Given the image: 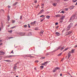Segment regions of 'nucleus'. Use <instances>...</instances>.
<instances>
[{
    "mask_svg": "<svg viewBox=\"0 0 77 77\" xmlns=\"http://www.w3.org/2000/svg\"><path fill=\"white\" fill-rule=\"evenodd\" d=\"M75 15L74 14L72 15L71 17L70 18V22H72L74 20V19H75Z\"/></svg>",
    "mask_w": 77,
    "mask_h": 77,
    "instance_id": "1",
    "label": "nucleus"
},
{
    "mask_svg": "<svg viewBox=\"0 0 77 77\" xmlns=\"http://www.w3.org/2000/svg\"><path fill=\"white\" fill-rule=\"evenodd\" d=\"M72 27V25L70 24L69 26L66 28V31H68L69 29H70L71 27Z\"/></svg>",
    "mask_w": 77,
    "mask_h": 77,
    "instance_id": "2",
    "label": "nucleus"
},
{
    "mask_svg": "<svg viewBox=\"0 0 77 77\" xmlns=\"http://www.w3.org/2000/svg\"><path fill=\"white\" fill-rule=\"evenodd\" d=\"M65 16H63L62 17H61L60 19V23H62V20H63V19H64V18H65Z\"/></svg>",
    "mask_w": 77,
    "mask_h": 77,
    "instance_id": "3",
    "label": "nucleus"
},
{
    "mask_svg": "<svg viewBox=\"0 0 77 77\" xmlns=\"http://www.w3.org/2000/svg\"><path fill=\"white\" fill-rule=\"evenodd\" d=\"M71 52H69L68 54V59H69L70 57L71 56Z\"/></svg>",
    "mask_w": 77,
    "mask_h": 77,
    "instance_id": "4",
    "label": "nucleus"
},
{
    "mask_svg": "<svg viewBox=\"0 0 77 77\" xmlns=\"http://www.w3.org/2000/svg\"><path fill=\"white\" fill-rule=\"evenodd\" d=\"M43 12H44V10L42 9L41 11H40L38 13V14H41L42 13H43Z\"/></svg>",
    "mask_w": 77,
    "mask_h": 77,
    "instance_id": "5",
    "label": "nucleus"
},
{
    "mask_svg": "<svg viewBox=\"0 0 77 77\" xmlns=\"http://www.w3.org/2000/svg\"><path fill=\"white\" fill-rule=\"evenodd\" d=\"M5 54V53L4 52L0 51V55H3L4 54Z\"/></svg>",
    "mask_w": 77,
    "mask_h": 77,
    "instance_id": "6",
    "label": "nucleus"
},
{
    "mask_svg": "<svg viewBox=\"0 0 77 77\" xmlns=\"http://www.w3.org/2000/svg\"><path fill=\"white\" fill-rule=\"evenodd\" d=\"M74 8V6H71L69 7V9H72Z\"/></svg>",
    "mask_w": 77,
    "mask_h": 77,
    "instance_id": "7",
    "label": "nucleus"
},
{
    "mask_svg": "<svg viewBox=\"0 0 77 77\" xmlns=\"http://www.w3.org/2000/svg\"><path fill=\"white\" fill-rule=\"evenodd\" d=\"M43 32H44V31L43 30H41L40 33V35H41V36H42V35L41 34H42V35Z\"/></svg>",
    "mask_w": 77,
    "mask_h": 77,
    "instance_id": "8",
    "label": "nucleus"
},
{
    "mask_svg": "<svg viewBox=\"0 0 77 77\" xmlns=\"http://www.w3.org/2000/svg\"><path fill=\"white\" fill-rule=\"evenodd\" d=\"M74 50H75V49H72L71 50V53H74Z\"/></svg>",
    "mask_w": 77,
    "mask_h": 77,
    "instance_id": "9",
    "label": "nucleus"
},
{
    "mask_svg": "<svg viewBox=\"0 0 77 77\" xmlns=\"http://www.w3.org/2000/svg\"><path fill=\"white\" fill-rule=\"evenodd\" d=\"M36 23V21H34L33 22H31V24L32 25H34L35 24V23Z\"/></svg>",
    "mask_w": 77,
    "mask_h": 77,
    "instance_id": "10",
    "label": "nucleus"
},
{
    "mask_svg": "<svg viewBox=\"0 0 77 77\" xmlns=\"http://www.w3.org/2000/svg\"><path fill=\"white\" fill-rule=\"evenodd\" d=\"M26 57H32L31 56V55H29L28 56H27L26 55L25 56Z\"/></svg>",
    "mask_w": 77,
    "mask_h": 77,
    "instance_id": "11",
    "label": "nucleus"
},
{
    "mask_svg": "<svg viewBox=\"0 0 77 77\" xmlns=\"http://www.w3.org/2000/svg\"><path fill=\"white\" fill-rule=\"evenodd\" d=\"M55 17H60V15L57 14V15H56Z\"/></svg>",
    "mask_w": 77,
    "mask_h": 77,
    "instance_id": "12",
    "label": "nucleus"
},
{
    "mask_svg": "<svg viewBox=\"0 0 77 77\" xmlns=\"http://www.w3.org/2000/svg\"><path fill=\"white\" fill-rule=\"evenodd\" d=\"M55 34H56V35H58V36H59V35H60V33L57 32H56L55 33Z\"/></svg>",
    "mask_w": 77,
    "mask_h": 77,
    "instance_id": "13",
    "label": "nucleus"
},
{
    "mask_svg": "<svg viewBox=\"0 0 77 77\" xmlns=\"http://www.w3.org/2000/svg\"><path fill=\"white\" fill-rule=\"evenodd\" d=\"M46 18H48V19H49L50 18V16H46Z\"/></svg>",
    "mask_w": 77,
    "mask_h": 77,
    "instance_id": "14",
    "label": "nucleus"
},
{
    "mask_svg": "<svg viewBox=\"0 0 77 77\" xmlns=\"http://www.w3.org/2000/svg\"><path fill=\"white\" fill-rule=\"evenodd\" d=\"M48 61H46V62H45L44 63V65H46L47 63H48Z\"/></svg>",
    "mask_w": 77,
    "mask_h": 77,
    "instance_id": "15",
    "label": "nucleus"
},
{
    "mask_svg": "<svg viewBox=\"0 0 77 77\" xmlns=\"http://www.w3.org/2000/svg\"><path fill=\"white\" fill-rule=\"evenodd\" d=\"M18 3V2H17L16 3H15L14 4H13V6H15V5H17V4Z\"/></svg>",
    "mask_w": 77,
    "mask_h": 77,
    "instance_id": "16",
    "label": "nucleus"
},
{
    "mask_svg": "<svg viewBox=\"0 0 77 77\" xmlns=\"http://www.w3.org/2000/svg\"><path fill=\"white\" fill-rule=\"evenodd\" d=\"M68 49H69V48H66V49H65V50L64 51H66V50H68Z\"/></svg>",
    "mask_w": 77,
    "mask_h": 77,
    "instance_id": "17",
    "label": "nucleus"
},
{
    "mask_svg": "<svg viewBox=\"0 0 77 77\" xmlns=\"http://www.w3.org/2000/svg\"><path fill=\"white\" fill-rule=\"evenodd\" d=\"M12 56H14L13 55H10L9 56H8L7 57H8V58H10V57H12Z\"/></svg>",
    "mask_w": 77,
    "mask_h": 77,
    "instance_id": "18",
    "label": "nucleus"
},
{
    "mask_svg": "<svg viewBox=\"0 0 77 77\" xmlns=\"http://www.w3.org/2000/svg\"><path fill=\"white\" fill-rule=\"evenodd\" d=\"M60 49H60H61V47L60 46L58 48V49H57V50H59Z\"/></svg>",
    "mask_w": 77,
    "mask_h": 77,
    "instance_id": "19",
    "label": "nucleus"
},
{
    "mask_svg": "<svg viewBox=\"0 0 77 77\" xmlns=\"http://www.w3.org/2000/svg\"><path fill=\"white\" fill-rule=\"evenodd\" d=\"M72 31H71L69 32H68V34H67L66 35H69V33H72Z\"/></svg>",
    "mask_w": 77,
    "mask_h": 77,
    "instance_id": "20",
    "label": "nucleus"
},
{
    "mask_svg": "<svg viewBox=\"0 0 77 77\" xmlns=\"http://www.w3.org/2000/svg\"><path fill=\"white\" fill-rule=\"evenodd\" d=\"M4 61H5L6 62H11L10 60H4Z\"/></svg>",
    "mask_w": 77,
    "mask_h": 77,
    "instance_id": "21",
    "label": "nucleus"
},
{
    "mask_svg": "<svg viewBox=\"0 0 77 77\" xmlns=\"http://www.w3.org/2000/svg\"><path fill=\"white\" fill-rule=\"evenodd\" d=\"M15 27H16V26H14L11 27V29H14V28H15Z\"/></svg>",
    "mask_w": 77,
    "mask_h": 77,
    "instance_id": "22",
    "label": "nucleus"
},
{
    "mask_svg": "<svg viewBox=\"0 0 77 77\" xmlns=\"http://www.w3.org/2000/svg\"><path fill=\"white\" fill-rule=\"evenodd\" d=\"M8 21H9L10 20V17L9 16L8 17Z\"/></svg>",
    "mask_w": 77,
    "mask_h": 77,
    "instance_id": "23",
    "label": "nucleus"
},
{
    "mask_svg": "<svg viewBox=\"0 0 77 77\" xmlns=\"http://www.w3.org/2000/svg\"><path fill=\"white\" fill-rule=\"evenodd\" d=\"M20 35H21V36H24V34H23V33L22 32H21L20 33Z\"/></svg>",
    "mask_w": 77,
    "mask_h": 77,
    "instance_id": "24",
    "label": "nucleus"
},
{
    "mask_svg": "<svg viewBox=\"0 0 77 77\" xmlns=\"http://www.w3.org/2000/svg\"><path fill=\"white\" fill-rule=\"evenodd\" d=\"M20 35H21V36H24V34H23V33L22 32H21L20 33Z\"/></svg>",
    "mask_w": 77,
    "mask_h": 77,
    "instance_id": "25",
    "label": "nucleus"
},
{
    "mask_svg": "<svg viewBox=\"0 0 77 77\" xmlns=\"http://www.w3.org/2000/svg\"><path fill=\"white\" fill-rule=\"evenodd\" d=\"M62 54V53H61L60 54H59L58 55V56H61V55Z\"/></svg>",
    "mask_w": 77,
    "mask_h": 77,
    "instance_id": "26",
    "label": "nucleus"
},
{
    "mask_svg": "<svg viewBox=\"0 0 77 77\" xmlns=\"http://www.w3.org/2000/svg\"><path fill=\"white\" fill-rule=\"evenodd\" d=\"M64 49V47H63L62 48H61V49H60V50H62Z\"/></svg>",
    "mask_w": 77,
    "mask_h": 77,
    "instance_id": "27",
    "label": "nucleus"
},
{
    "mask_svg": "<svg viewBox=\"0 0 77 77\" xmlns=\"http://www.w3.org/2000/svg\"><path fill=\"white\" fill-rule=\"evenodd\" d=\"M12 23H15V21L14 20H12Z\"/></svg>",
    "mask_w": 77,
    "mask_h": 77,
    "instance_id": "28",
    "label": "nucleus"
},
{
    "mask_svg": "<svg viewBox=\"0 0 77 77\" xmlns=\"http://www.w3.org/2000/svg\"><path fill=\"white\" fill-rule=\"evenodd\" d=\"M12 32V30H10V31H8V32H9V33H11Z\"/></svg>",
    "mask_w": 77,
    "mask_h": 77,
    "instance_id": "29",
    "label": "nucleus"
},
{
    "mask_svg": "<svg viewBox=\"0 0 77 77\" xmlns=\"http://www.w3.org/2000/svg\"><path fill=\"white\" fill-rule=\"evenodd\" d=\"M53 5L54 6H56V5L55 3L53 4Z\"/></svg>",
    "mask_w": 77,
    "mask_h": 77,
    "instance_id": "30",
    "label": "nucleus"
},
{
    "mask_svg": "<svg viewBox=\"0 0 77 77\" xmlns=\"http://www.w3.org/2000/svg\"><path fill=\"white\" fill-rule=\"evenodd\" d=\"M40 68H44V66H40Z\"/></svg>",
    "mask_w": 77,
    "mask_h": 77,
    "instance_id": "31",
    "label": "nucleus"
},
{
    "mask_svg": "<svg viewBox=\"0 0 77 77\" xmlns=\"http://www.w3.org/2000/svg\"><path fill=\"white\" fill-rule=\"evenodd\" d=\"M17 66H14V69H17Z\"/></svg>",
    "mask_w": 77,
    "mask_h": 77,
    "instance_id": "32",
    "label": "nucleus"
},
{
    "mask_svg": "<svg viewBox=\"0 0 77 77\" xmlns=\"http://www.w3.org/2000/svg\"><path fill=\"white\" fill-rule=\"evenodd\" d=\"M41 59H45V57H42L41 58Z\"/></svg>",
    "mask_w": 77,
    "mask_h": 77,
    "instance_id": "33",
    "label": "nucleus"
},
{
    "mask_svg": "<svg viewBox=\"0 0 77 77\" xmlns=\"http://www.w3.org/2000/svg\"><path fill=\"white\" fill-rule=\"evenodd\" d=\"M55 69H59V68L58 67H57L55 68Z\"/></svg>",
    "mask_w": 77,
    "mask_h": 77,
    "instance_id": "34",
    "label": "nucleus"
},
{
    "mask_svg": "<svg viewBox=\"0 0 77 77\" xmlns=\"http://www.w3.org/2000/svg\"><path fill=\"white\" fill-rule=\"evenodd\" d=\"M77 0H73V2H77Z\"/></svg>",
    "mask_w": 77,
    "mask_h": 77,
    "instance_id": "35",
    "label": "nucleus"
},
{
    "mask_svg": "<svg viewBox=\"0 0 77 77\" xmlns=\"http://www.w3.org/2000/svg\"><path fill=\"white\" fill-rule=\"evenodd\" d=\"M23 26L24 27H25V28H26V27H27V25H24Z\"/></svg>",
    "mask_w": 77,
    "mask_h": 77,
    "instance_id": "36",
    "label": "nucleus"
},
{
    "mask_svg": "<svg viewBox=\"0 0 77 77\" xmlns=\"http://www.w3.org/2000/svg\"><path fill=\"white\" fill-rule=\"evenodd\" d=\"M28 26L29 28H30V24H28Z\"/></svg>",
    "mask_w": 77,
    "mask_h": 77,
    "instance_id": "37",
    "label": "nucleus"
},
{
    "mask_svg": "<svg viewBox=\"0 0 77 77\" xmlns=\"http://www.w3.org/2000/svg\"><path fill=\"white\" fill-rule=\"evenodd\" d=\"M34 3L35 4L36 3H37V1L36 0H35L34 1Z\"/></svg>",
    "mask_w": 77,
    "mask_h": 77,
    "instance_id": "38",
    "label": "nucleus"
},
{
    "mask_svg": "<svg viewBox=\"0 0 77 77\" xmlns=\"http://www.w3.org/2000/svg\"><path fill=\"white\" fill-rule=\"evenodd\" d=\"M65 9L66 11H68V8H65Z\"/></svg>",
    "mask_w": 77,
    "mask_h": 77,
    "instance_id": "39",
    "label": "nucleus"
},
{
    "mask_svg": "<svg viewBox=\"0 0 77 77\" xmlns=\"http://www.w3.org/2000/svg\"><path fill=\"white\" fill-rule=\"evenodd\" d=\"M44 19H45V18L43 19H42L41 20V22H42V21H43L44 20Z\"/></svg>",
    "mask_w": 77,
    "mask_h": 77,
    "instance_id": "40",
    "label": "nucleus"
},
{
    "mask_svg": "<svg viewBox=\"0 0 77 77\" xmlns=\"http://www.w3.org/2000/svg\"><path fill=\"white\" fill-rule=\"evenodd\" d=\"M55 25H58V23L57 22L55 23Z\"/></svg>",
    "mask_w": 77,
    "mask_h": 77,
    "instance_id": "41",
    "label": "nucleus"
},
{
    "mask_svg": "<svg viewBox=\"0 0 77 77\" xmlns=\"http://www.w3.org/2000/svg\"><path fill=\"white\" fill-rule=\"evenodd\" d=\"M13 51L12 50L11 53H13V54H14V52H13Z\"/></svg>",
    "mask_w": 77,
    "mask_h": 77,
    "instance_id": "42",
    "label": "nucleus"
},
{
    "mask_svg": "<svg viewBox=\"0 0 77 77\" xmlns=\"http://www.w3.org/2000/svg\"><path fill=\"white\" fill-rule=\"evenodd\" d=\"M12 38H14V37H10V38H9L10 39H11Z\"/></svg>",
    "mask_w": 77,
    "mask_h": 77,
    "instance_id": "43",
    "label": "nucleus"
},
{
    "mask_svg": "<svg viewBox=\"0 0 77 77\" xmlns=\"http://www.w3.org/2000/svg\"><path fill=\"white\" fill-rule=\"evenodd\" d=\"M55 71H56V70H54L53 71V72H55Z\"/></svg>",
    "mask_w": 77,
    "mask_h": 77,
    "instance_id": "44",
    "label": "nucleus"
},
{
    "mask_svg": "<svg viewBox=\"0 0 77 77\" xmlns=\"http://www.w3.org/2000/svg\"><path fill=\"white\" fill-rule=\"evenodd\" d=\"M74 47L75 48V47H77V45H75V46H74Z\"/></svg>",
    "mask_w": 77,
    "mask_h": 77,
    "instance_id": "45",
    "label": "nucleus"
},
{
    "mask_svg": "<svg viewBox=\"0 0 77 77\" xmlns=\"http://www.w3.org/2000/svg\"><path fill=\"white\" fill-rule=\"evenodd\" d=\"M44 15H41V16H40V17H44Z\"/></svg>",
    "mask_w": 77,
    "mask_h": 77,
    "instance_id": "46",
    "label": "nucleus"
},
{
    "mask_svg": "<svg viewBox=\"0 0 77 77\" xmlns=\"http://www.w3.org/2000/svg\"><path fill=\"white\" fill-rule=\"evenodd\" d=\"M2 60V56H0V60Z\"/></svg>",
    "mask_w": 77,
    "mask_h": 77,
    "instance_id": "47",
    "label": "nucleus"
},
{
    "mask_svg": "<svg viewBox=\"0 0 77 77\" xmlns=\"http://www.w3.org/2000/svg\"><path fill=\"white\" fill-rule=\"evenodd\" d=\"M22 16H21L20 17V19H21V18H22Z\"/></svg>",
    "mask_w": 77,
    "mask_h": 77,
    "instance_id": "48",
    "label": "nucleus"
},
{
    "mask_svg": "<svg viewBox=\"0 0 77 77\" xmlns=\"http://www.w3.org/2000/svg\"><path fill=\"white\" fill-rule=\"evenodd\" d=\"M8 8H11V6H8Z\"/></svg>",
    "mask_w": 77,
    "mask_h": 77,
    "instance_id": "49",
    "label": "nucleus"
},
{
    "mask_svg": "<svg viewBox=\"0 0 77 77\" xmlns=\"http://www.w3.org/2000/svg\"><path fill=\"white\" fill-rule=\"evenodd\" d=\"M42 65H44V63L41 64Z\"/></svg>",
    "mask_w": 77,
    "mask_h": 77,
    "instance_id": "50",
    "label": "nucleus"
},
{
    "mask_svg": "<svg viewBox=\"0 0 77 77\" xmlns=\"http://www.w3.org/2000/svg\"><path fill=\"white\" fill-rule=\"evenodd\" d=\"M2 42V40H0V42Z\"/></svg>",
    "mask_w": 77,
    "mask_h": 77,
    "instance_id": "51",
    "label": "nucleus"
},
{
    "mask_svg": "<svg viewBox=\"0 0 77 77\" xmlns=\"http://www.w3.org/2000/svg\"><path fill=\"white\" fill-rule=\"evenodd\" d=\"M42 6H44V4H43L42 5Z\"/></svg>",
    "mask_w": 77,
    "mask_h": 77,
    "instance_id": "52",
    "label": "nucleus"
},
{
    "mask_svg": "<svg viewBox=\"0 0 77 77\" xmlns=\"http://www.w3.org/2000/svg\"><path fill=\"white\" fill-rule=\"evenodd\" d=\"M35 30H38V29H37V28L35 29Z\"/></svg>",
    "mask_w": 77,
    "mask_h": 77,
    "instance_id": "53",
    "label": "nucleus"
},
{
    "mask_svg": "<svg viewBox=\"0 0 77 77\" xmlns=\"http://www.w3.org/2000/svg\"><path fill=\"white\" fill-rule=\"evenodd\" d=\"M60 76H62V74H60Z\"/></svg>",
    "mask_w": 77,
    "mask_h": 77,
    "instance_id": "54",
    "label": "nucleus"
},
{
    "mask_svg": "<svg viewBox=\"0 0 77 77\" xmlns=\"http://www.w3.org/2000/svg\"><path fill=\"white\" fill-rule=\"evenodd\" d=\"M63 58L62 59V60H61V61H63Z\"/></svg>",
    "mask_w": 77,
    "mask_h": 77,
    "instance_id": "55",
    "label": "nucleus"
},
{
    "mask_svg": "<svg viewBox=\"0 0 77 77\" xmlns=\"http://www.w3.org/2000/svg\"><path fill=\"white\" fill-rule=\"evenodd\" d=\"M61 12H62V13H63L64 12L63 11H61Z\"/></svg>",
    "mask_w": 77,
    "mask_h": 77,
    "instance_id": "56",
    "label": "nucleus"
},
{
    "mask_svg": "<svg viewBox=\"0 0 77 77\" xmlns=\"http://www.w3.org/2000/svg\"><path fill=\"white\" fill-rule=\"evenodd\" d=\"M35 62H38V60H36V61H35Z\"/></svg>",
    "mask_w": 77,
    "mask_h": 77,
    "instance_id": "57",
    "label": "nucleus"
},
{
    "mask_svg": "<svg viewBox=\"0 0 77 77\" xmlns=\"http://www.w3.org/2000/svg\"><path fill=\"white\" fill-rule=\"evenodd\" d=\"M0 31H1V28L0 27Z\"/></svg>",
    "mask_w": 77,
    "mask_h": 77,
    "instance_id": "58",
    "label": "nucleus"
},
{
    "mask_svg": "<svg viewBox=\"0 0 77 77\" xmlns=\"http://www.w3.org/2000/svg\"><path fill=\"white\" fill-rule=\"evenodd\" d=\"M44 8V7H42V8Z\"/></svg>",
    "mask_w": 77,
    "mask_h": 77,
    "instance_id": "59",
    "label": "nucleus"
},
{
    "mask_svg": "<svg viewBox=\"0 0 77 77\" xmlns=\"http://www.w3.org/2000/svg\"><path fill=\"white\" fill-rule=\"evenodd\" d=\"M2 45V44H0V45Z\"/></svg>",
    "mask_w": 77,
    "mask_h": 77,
    "instance_id": "60",
    "label": "nucleus"
},
{
    "mask_svg": "<svg viewBox=\"0 0 77 77\" xmlns=\"http://www.w3.org/2000/svg\"><path fill=\"white\" fill-rule=\"evenodd\" d=\"M34 69H35V70H36V68H35Z\"/></svg>",
    "mask_w": 77,
    "mask_h": 77,
    "instance_id": "61",
    "label": "nucleus"
},
{
    "mask_svg": "<svg viewBox=\"0 0 77 77\" xmlns=\"http://www.w3.org/2000/svg\"><path fill=\"white\" fill-rule=\"evenodd\" d=\"M16 77H18V76H16Z\"/></svg>",
    "mask_w": 77,
    "mask_h": 77,
    "instance_id": "62",
    "label": "nucleus"
},
{
    "mask_svg": "<svg viewBox=\"0 0 77 77\" xmlns=\"http://www.w3.org/2000/svg\"><path fill=\"white\" fill-rule=\"evenodd\" d=\"M59 27V26H57V28H58Z\"/></svg>",
    "mask_w": 77,
    "mask_h": 77,
    "instance_id": "63",
    "label": "nucleus"
},
{
    "mask_svg": "<svg viewBox=\"0 0 77 77\" xmlns=\"http://www.w3.org/2000/svg\"><path fill=\"white\" fill-rule=\"evenodd\" d=\"M38 6H39V4H38Z\"/></svg>",
    "mask_w": 77,
    "mask_h": 77,
    "instance_id": "64",
    "label": "nucleus"
}]
</instances>
